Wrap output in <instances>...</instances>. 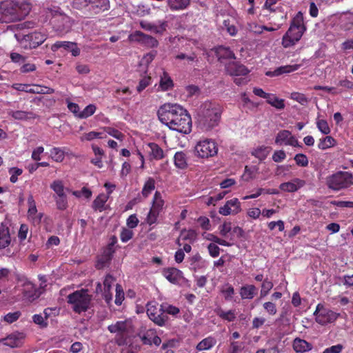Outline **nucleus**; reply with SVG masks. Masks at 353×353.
<instances>
[{"mask_svg": "<svg viewBox=\"0 0 353 353\" xmlns=\"http://www.w3.org/2000/svg\"><path fill=\"white\" fill-rule=\"evenodd\" d=\"M266 101L268 103L270 104L272 106L274 107L278 110H283L285 108L284 100L278 98L274 94L269 93L266 99Z\"/></svg>", "mask_w": 353, "mask_h": 353, "instance_id": "nucleus-31", "label": "nucleus"}, {"mask_svg": "<svg viewBox=\"0 0 353 353\" xmlns=\"http://www.w3.org/2000/svg\"><path fill=\"white\" fill-rule=\"evenodd\" d=\"M131 328V323L128 321H117L116 323L111 324L108 327L110 332L117 334V341L119 345L125 343V337L130 332Z\"/></svg>", "mask_w": 353, "mask_h": 353, "instance_id": "nucleus-6", "label": "nucleus"}, {"mask_svg": "<svg viewBox=\"0 0 353 353\" xmlns=\"http://www.w3.org/2000/svg\"><path fill=\"white\" fill-rule=\"evenodd\" d=\"M162 273L173 284H177L180 279H183V272L175 268H164Z\"/></svg>", "mask_w": 353, "mask_h": 353, "instance_id": "nucleus-18", "label": "nucleus"}, {"mask_svg": "<svg viewBox=\"0 0 353 353\" xmlns=\"http://www.w3.org/2000/svg\"><path fill=\"white\" fill-rule=\"evenodd\" d=\"M216 143L212 140L199 141L195 146V152L201 158H208L217 154Z\"/></svg>", "mask_w": 353, "mask_h": 353, "instance_id": "nucleus-9", "label": "nucleus"}, {"mask_svg": "<svg viewBox=\"0 0 353 353\" xmlns=\"http://www.w3.org/2000/svg\"><path fill=\"white\" fill-rule=\"evenodd\" d=\"M61 48L71 52L72 54L74 57H77L80 54V49L77 47V43L74 42L57 41L52 46V50L53 51H56Z\"/></svg>", "mask_w": 353, "mask_h": 353, "instance_id": "nucleus-16", "label": "nucleus"}, {"mask_svg": "<svg viewBox=\"0 0 353 353\" xmlns=\"http://www.w3.org/2000/svg\"><path fill=\"white\" fill-rule=\"evenodd\" d=\"M155 188V181L152 178H149L148 180L145 182L142 194L144 197H147L151 192Z\"/></svg>", "mask_w": 353, "mask_h": 353, "instance_id": "nucleus-42", "label": "nucleus"}, {"mask_svg": "<svg viewBox=\"0 0 353 353\" xmlns=\"http://www.w3.org/2000/svg\"><path fill=\"white\" fill-rule=\"evenodd\" d=\"M305 30V29L299 28H294V26H293V27H290L286 33L290 34V36H292L295 41H299L300 40V39L301 38Z\"/></svg>", "mask_w": 353, "mask_h": 353, "instance_id": "nucleus-45", "label": "nucleus"}, {"mask_svg": "<svg viewBox=\"0 0 353 353\" xmlns=\"http://www.w3.org/2000/svg\"><path fill=\"white\" fill-rule=\"evenodd\" d=\"M168 4L172 10H181L186 9L190 5V0H167Z\"/></svg>", "mask_w": 353, "mask_h": 353, "instance_id": "nucleus-29", "label": "nucleus"}, {"mask_svg": "<svg viewBox=\"0 0 353 353\" xmlns=\"http://www.w3.org/2000/svg\"><path fill=\"white\" fill-rule=\"evenodd\" d=\"M50 155L57 162H61L64 159V152L59 148H53L50 150Z\"/></svg>", "mask_w": 353, "mask_h": 353, "instance_id": "nucleus-48", "label": "nucleus"}, {"mask_svg": "<svg viewBox=\"0 0 353 353\" xmlns=\"http://www.w3.org/2000/svg\"><path fill=\"white\" fill-rule=\"evenodd\" d=\"M336 144V141L331 136H326L321 139L318 143V148L320 150H325L330 148L334 146Z\"/></svg>", "mask_w": 353, "mask_h": 353, "instance_id": "nucleus-34", "label": "nucleus"}, {"mask_svg": "<svg viewBox=\"0 0 353 353\" xmlns=\"http://www.w3.org/2000/svg\"><path fill=\"white\" fill-rule=\"evenodd\" d=\"M299 68V65H287L280 66L276 68L274 71H268L265 72V75L268 77H279L283 74L290 73L297 70Z\"/></svg>", "mask_w": 353, "mask_h": 353, "instance_id": "nucleus-22", "label": "nucleus"}, {"mask_svg": "<svg viewBox=\"0 0 353 353\" xmlns=\"http://www.w3.org/2000/svg\"><path fill=\"white\" fill-rule=\"evenodd\" d=\"M290 98L301 105H305L308 102V99L305 97L304 94L299 93V92H292L291 94Z\"/></svg>", "mask_w": 353, "mask_h": 353, "instance_id": "nucleus-56", "label": "nucleus"}, {"mask_svg": "<svg viewBox=\"0 0 353 353\" xmlns=\"http://www.w3.org/2000/svg\"><path fill=\"white\" fill-rule=\"evenodd\" d=\"M32 320L34 323L39 325L41 328H45L48 326L47 321L41 314H34L32 316Z\"/></svg>", "mask_w": 353, "mask_h": 353, "instance_id": "nucleus-64", "label": "nucleus"}, {"mask_svg": "<svg viewBox=\"0 0 353 353\" xmlns=\"http://www.w3.org/2000/svg\"><path fill=\"white\" fill-rule=\"evenodd\" d=\"M273 288V283L268 279H264L261 285V296H265Z\"/></svg>", "mask_w": 353, "mask_h": 353, "instance_id": "nucleus-52", "label": "nucleus"}, {"mask_svg": "<svg viewBox=\"0 0 353 353\" xmlns=\"http://www.w3.org/2000/svg\"><path fill=\"white\" fill-rule=\"evenodd\" d=\"M216 314L222 319L226 320L229 322L233 321L236 319L234 310L225 312L219 309L216 311Z\"/></svg>", "mask_w": 353, "mask_h": 353, "instance_id": "nucleus-41", "label": "nucleus"}, {"mask_svg": "<svg viewBox=\"0 0 353 353\" xmlns=\"http://www.w3.org/2000/svg\"><path fill=\"white\" fill-rule=\"evenodd\" d=\"M23 287V297L28 301L32 302L39 297L40 292L36 289L34 285L32 282L26 281Z\"/></svg>", "mask_w": 353, "mask_h": 353, "instance_id": "nucleus-15", "label": "nucleus"}, {"mask_svg": "<svg viewBox=\"0 0 353 353\" xmlns=\"http://www.w3.org/2000/svg\"><path fill=\"white\" fill-rule=\"evenodd\" d=\"M113 255L109 254V252H103L102 254L98 257L96 268L99 270L103 269L107 266L111 261Z\"/></svg>", "mask_w": 353, "mask_h": 353, "instance_id": "nucleus-32", "label": "nucleus"}, {"mask_svg": "<svg viewBox=\"0 0 353 353\" xmlns=\"http://www.w3.org/2000/svg\"><path fill=\"white\" fill-rule=\"evenodd\" d=\"M296 28H303L305 30V27L303 24V16L301 12H299L296 16L293 18L290 26Z\"/></svg>", "mask_w": 353, "mask_h": 353, "instance_id": "nucleus-44", "label": "nucleus"}, {"mask_svg": "<svg viewBox=\"0 0 353 353\" xmlns=\"http://www.w3.org/2000/svg\"><path fill=\"white\" fill-rule=\"evenodd\" d=\"M96 110V106L93 104L87 105L83 111L80 112L78 117L81 119H85L92 116Z\"/></svg>", "mask_w": 353, "mask_h": 353, "instance_id": "nucleus-46", "label": "nucleus"}, {"mask_svg": "<svg viewBox=\"0 0 353 353\" xmlns=\"http://www.w3.org/2000/svg\"><path fill=\"white\" fill-rule=\"evenodd\" d=\"M9 114L11 115L14 119L18 120L34 118V114L32 112L22 110L10 111Z\"/></svg>", "mask_w": 353, "mask_h": 353, "instance_id": "nucleus-37", "label": "nucleus"}, {"mask_svg": "<svg viewBox=\"0 0 353 353\" xmlns=\"http://www.w3.org/2000/svg\"><path fill=\"white\" fill-rule=\"evenodd\" d=\"M133 232L130 229L123 228L120 234V238L122 242H128L133 236Z\"/></svg>", "mask_w": 353, "mask_h": 353, "instance_id": "nucleus-60", "label": "nucleus"}, {"mask_svg": "<svg viewBox=\"0 0 353 353\" xmlns=\"http://www.w3.org/2000/svg\"><path fill=\"white\" fill-rule=\"evenodd\" d=\"M225 70L231 76H245L249 73V70L245 65L234 61L228 63Z\"/></svg>", "mask_w": 353, "mask_h": 353, "instance_id": "nucleus-14", "label": "nucleus"}, {"mask_svg": "<svg viewBox=\"0 0 353 353\" xmlns=\"http://www.w3.org/2000/svg\"><path fill=\"white\" fill-rule=\"evenodd\" d=\"M147 314L154 323L160 327L165 326L169 320L161 305L159 307L157 305L148 304Z\"/></svg>", "mask_w": 353, "mask_h": 353, "instance_id": "nucleus-7", "label": "nucleus"}, {"mask_svg": "<svg viewBox=\"0 0 353 353\" xmlns=\"http://www.w3.org/2000/svg\"><path fill=\"white\" fill-rule=\"evenodd\" d=\"M222 112V107L219 104L210 101L203 103L197 112V123L200 128L208 131L217 126Z\"/></svg>", "mask_w": 353, "mask_h": 353, "instance_id": "nucleus-2", "label": "nucleus"}, {"mask_svg": "<svg viewBox=\"0 0 353 353\" xmlns=\"http://www.w3.org/2000/svg\"><path fill=\"white\" fill-rule=\"evenodd\" d=\"M163 205V201L161 199V194L159 192H156L154 195V200L152 208L160 211Z\"/></svg>", "mask_w": 353, "mask_h": 353, "instance_id": "nucleus-55", "label": "nucleus"}, {"mask_svg": "<svg viewBox=\"0 0 353 353\" xmlns=\"http://www.w3.org/2000/svg\"><path fill=\"white\" fill-rule=\"evenodd\" d=\"M53 29L59 34H65L71 30L73 21L65 14H59L52 21Z\"/></svg>", "mask_w": 353, "mask_h": 353, "instance_id": "nucleus-10", "label": "nucleus"}, {"mask_svg": "<svg viewBox=\"0 0 353 353\" xmlns=\"http://www.w3.org/2000/svg\"><path fill=\"white\" fill-rule=\"evenodd\" d=\"M132 42H137L148 48H156L159 45L158 41L153 37L146 34L141 31H135L128 36Z\"/></svg>", "mask_w": 353, "mask_h": 353, "instance_id": "nucleus-11", "label": "nucleus"}, {"mask_svg": "<svg viewBox=\"0 0 353 353\" xmlns=\"http://www.w3.org/2000/svg\"><path fill=\"white\" fill-rule=\"evenodd\" d=\"M161 305L165 314L176 316L180 312L179 308L174 305H169L168 303H163Z\"/></svg>", "mask_w": 353, "mask_h": 353, "instance_id": "nucleus-47", "label": "nucleus"}, {"mask_svg": "<svg viewBox=\"0 0 353 353\" xmlns=\"http://www.w3.org/2000/svg\"><path fill=\"white\" fill-rule=\"evenodd\" d=\"M21 316V312L19 311H17L14 312H10L4 316L3 319L5 321H6L8 323H12L17 320L19 319V318Z\"/></svg>", "mask_w": 353, "mask_h": 353, "instance_id": "nucleus-62", "label": "nucleus"}, {"mask_svg": "<svg viewBox=\"0 0 353 353\" xmlns=\"http://www.w3.org/2000/svg\"><path fill=\"white\" fill-rule=\"evenodd\" d=\"M90 6V0H73L72 7L77 10L85 9Z\"/></svg>", "mask_w": 353, "mask_h": 353, "instance_id": "nucleus-54", "label": "nucleus"}, {"mask_svg": "<svg viewBox=\"0 0 353 353\" xmlns=\"http://www.w3.org/2000/svg\"><path fill=\"white\" fill-rule=\"evenodd\" d=\"M206 239L209 241H211L215 243H218L221 245L224 246H230L231 244L226 241L225 240L221 239L219 238L218 236L214 235L213 234H208Z\"/></svg>", "mask_w": 353, "mask_h": 353, "instance_id": "nucleus-57", "label": "nucleus"}, {"mask_svg": "<svg viewBox=\"0 0 353 353\" xmlns=\"http://www.w3.org/2000/svg\"><path fill=\"white\" fill-rule=\"evenodd\" d=\"M17 10L19 17V21L23 19L26 15L28 14L31 10V6L28 3H19L17 1Z\"/></svg>", "mask_w": 353, "mask_h": 353, "instance_id": "nucleus-35", "label": "nucleus"}, {"mask_svg": "<svg viewBox=\"0 0 353 353\" xmlns=\"http://www.w3.org/2000/svg\"><path fill=\"white\" fill-rule=\"evenodd\" d=\"M10 236L9 229L7 227L0 228V248H6L10 243Z\"/></svg>", "mask_w": 353, "mask_h": 353, "instance_id": "nucleus-28", "label": "nucleus"}, {"mask_svg": "<svg viewBox=\"0 0 353 353\" xmlns=\"http://www.w3.org/2000/svg\"><path fill=\"white\" fill-rule=\"evenodd\" d=\"M174 165L177 168L185 169L188 167V157L185 152H177L174 156Z\"/></svg>", "mask_w": 353, "mask_h": 353, "instance_id": "nucleus-27", "label": "nucleus"}, {"mask_svg": "<svg viewBox=\"0 0 353 353\" xmlns=\"http://www.w3.org/2000/svg\"><path fill=\"white\" fill-rule=\"evenodd\" d=\"M67 299L68 303L72 305L73 311L80 314L89 308L92 295L88 294V290L81 289L70 294Z\"/></svg>", "mask_w": 353, "mask_h": 353, "instance_id": "nucleus-3", "label": "nucleus"}, {"mask_svg": "<svg viewBox=\"0 0 353 353\" xmlns=\"http://www.w3.org/2000/svg\"><path fill=\"white\" fill-rule=\"evenodd\" d=\"M292 133L289 130H283L279 132L275 138V143L279 145L285 144V141H288Z\"/></svg>", "mask_w": 353, "mask_h": 353, "instance_id": "nucleus-36", "label": "nucleus"}, {"mask_svg": "<svg viewBox=\"0 0 353 353\" xmlns=\"http://www.w3.org/2000/svg\"><path fill=\"white\" fill-rule=\"evenodd\" d=\"M155 334L154 330H148L145 334L141 337V341L144 345H152V338Z\"/></svg>", "mask_w": 353, "mask_h": 353, "instance_id": "nucleus-61", "label": "nucleus"}, {"mask_svg": "<svg viewBox=\"0 0 353 353\" xmlns=\"http://www.w3.org/2000/svg\"><path fill=\"white\" fill-rule=\"evenodd\" d=\"M147 152L150 159L161 160L164 157L163 149L155 143H149L147 145Z\"/></svg>", "mask_w": 353, "mask_h": 353, "instance_id": "nucleus-21", "label": "nucleus"}, {"mask_svg": "<svg viewBox=\"0 0 353 353\" xmlns=\"http://www.w3.org/2000/svg\"><path fill=\"white\" fill-rule=\"evenodd\" d=\"M216 54L221 63L225 60L236 59L234 53L228 47L219 46L216 50Z\"/></svg>", "mask_w": 353, "mask_h": 353, "instance_id": "nucleus-25", "label": "nucleus"}, {"mask_svg": "<svg viewBox=\"0 0 353 353\" xmlns=\"http://www.w3.org/2000/svg\"><path fill=\"white\" fill-rule=\"evenodd\" d=\"M109 8V0H90L89 10H92L95 14L106 11Z\"/></svg>", "mask_w": 353, "mask_h": 353, "instance_id": "nucleus-23", "label": "nucleus"}, {"mask_svg": "<svg viewBox=\"0 0 353 353\" xmlns=\"http://www.w3.org/2000/svg\"><path fill=\"white\" fill-rule=\"evenodd\" d=\"M160 121L170 129L183 134L191 132L192 119L188 111L177 103H165L157 111Z\"/></svg>", "mask_w": 353, "mask_h": 353, "instance_id": "nucleus-1", "label": "nucleus"}, {"mask_svg": "<svg viewBox=\"0 0 353 353\" xmlns=\"http://www.w3.org/2000/svg\"><path fill=\"white\" fill-rule=\"evenodd\" d=\"M160 87L163 90H168L173 87V82L167 72H163V76L161 77Z\"/></svg>", "mask_w": 353, "mask_h": 353, "instance_id": "nucleus-38", "label": "nucleus"}, {"mask_svg": "<svg viewBox=\"0 0 353 353\" xmlns=\"http://www.w3.org/2000/svg\"><path fill=\"white\" fill-rule=\"evenodd\" d=\"M325 183L329 189L339 191L353 185V176L347 172L339 171L327 176Z\"/></svg>", "mask_w": 353, "mask_h": 353, "instance_id": "nucleus-4", "label": "nucleus"}, {"mask_svg": "<svg viewBox=\"0 0 353 353\" xmlns=\"http://www.w3.org/2000/svg\"><path fill=\"white\" fill-rule=\"evenodd\" d=\"M298 41H295L290 34L285 33L282 39V45L284 48H290L294 46Z\"/></svg>", "mask_w": 353, "mask_h": 353, "instance_id": "nucleus-58", "label": "nucleus"}, {"mask_svg": "<svg viewBox=\"0 0 353 353\" xmlns=\"http://www.w3.org/2000/svg\"><path fill=\"white\" fill-rule=\"evenodd\" d=\"M316 126L319 130L322 132L323 134H328L330 133V128L328 125L327 121L324 119L317 120Z\"/></svg>", "mask_w": 353, "mask_h": 353, "instance_id": "nucleus-49", "label": "nucleus"}, {"mask_svg": "<svg viewBox=\"0 0 353 353\" xmlns=\"http://www.w3.org/2000/svg\"><path fill=\"white\" fill-rule=\"evenodd\" d=\"M32 86L33 88H30V85L29 84L14 83L12 87L16 90L32 94H49L54 92V90L49 87L41 86L39 85H33Z\"/></svg>", "mask_w": 353, "mask_h": 353, "instance_id": "nucleus-12", "label": "nucleus"}, {"mask_svg": "<svg viewBox=\"0 0 353 353\" xmlns=\"http://www.w3.org/2000/svg\"><path fill=\"white\" fill-rule=\"evenodd\" d=\"M293 349L296 352H305L312 349V345L304 339L296 338L293 341Z\"/></svg>", "mask_w": 353, "mask_h": 353, "instance_id": "nucleus-24", "label": "nucleus"}, {"mask_svg": "<svg viewBox=\"0 0 353 353\" xmlns=\"http://www.w3.org/2000/svg\"><path fill=\"white\" fill-rule=\"evenodd\" d=\"M159 212L160 211L155 210V208H151L147 216V222L149 225H152L157 221V219L159 214Z\"/></svg>", "mask_w": 353, "mask_h": 353, "instance_id": "nucleus-63", "label": "nucleus"}, {"mask_svg": "<svg viewBox=\"0 0 353 353\" xmlns=\"http://www.w3.org/2000/svg\"><path fill=\"white\" fill-rule=\"evenodd\" d=\"M258 289L253 285H245L241 288L239 294L243 299H252L257 294Z\"/></svg>", "mask_w": 353, "mask_h": 353, "instance_id": "nucleus-26", "label": "nucleus"}, {"mask_svg": "<svg viewBox=\"0 0 353 353\" xmlns=\"http://www.w3.org/2000/svg\"><path fill=\"white\" fill-rule=\"evenodd\" d=\"M47 39V36L40 32H33L22 36L20 43L25 48H36L41 45Z\"/></svg>", "mask_w": 353, "mask_h": 353, "instance_id": "nucleus-8", "label": "nucleus"}, {"mask_svg": "<svg viewBox=\"0 0 353 353\" xmlns=\"http://www.w3.org/2000/svg\"><path fill=\"white\" fill-rule=\"evenodd\" d=\"M320 305H317L316 310L314 314L316 316V321L321 325H326L334 322L339 316V314L332 310L322 308L319 310Z\"/></svg>", "mask_w": 353, "mask_h": 353, "instance_id": "nucleus-13", "label": "nucleus"}, {"mask_svg": "<svg viewBox=\"0 0 353 353\" xmlns=\"http://www.w3.org/2000/svg\"><path fill=\"white\" fill-rule=\"evenodd\" d=\"M259 168L256 166L245 167V172L242 176L243 180L248 181L255 177L256 174L258 172Z\"/></svg>", "mask_w": 353, "mask_h": 353, "instance_id": "nucleus-39", "label": "nucleus"}, {"mask_svg": "<svg viewBox=\"0 0 353 353\" xmlns=\"http://www.w3.org/2000/svg\"><path fill=\"white\" fill-rule=\"evenodd\" d=\"M24 336L25 335L23 333L15 332L10 334L7 337L2 339L1 341L3 344L7 346L10 347H16L21 345Z\"/></svg>", "mask_w": 353, "mask_h": 353, "instance_id": "nucleus-17", "label": "nucleus"}, {"mask_svg": "<svg viewBox=\"0 0 353 353\" xmlns=\"http://www.w3.org/2000/svg\"><path fill=\"white\" fill-rule=\"evenodd\" d=\"M28 203L29 205V208L28 210V216L30 219L32 220V217H34V216L37 214V209L34 199L32 194H30L28 196Z\"/></svg>", "mask_w": 353, "mask_h": 353, "instance_id": "nucleus-40", "label": "nucleus"}, {"mask_svg": "<svg viewBox=\"0 0 353 353\" xmlns=\"http://www.w3.org/2000/svg\"><path fill=\"white\" fill-rule=\"evenodd\" d=\"M124 299V292L121 285L117 284L116 285V296L114 303L117 305H121Z\"/></svg>", "mask_w": 353, "mask_h": 353, "instance_id": "nucleus-53", "label": "nucleus"}, {"mask_svg": "<svg viewBox=\"0 0 353 353\" xmlns=\"http://www.w3.org/2000/svg\"><path fill=\"white\" fill-rule=\"evenodd\" d=\"M305 184V181L296 178L294 179L292 181L282 183L279 185V188L284 192H294L299 188L304 186Z\"/></svg>", "mask_w": 353, "mask_h": 353, "instance_id": "nucleus-19", "label": "nucleus"}, {"mask_svg": "<svg viewBox=\"0 0 353 353\" xmlns=\"http://www.w3.org/2000/svg\"><path fill=\"white\" fill-rule=\"evenodd\" d=\"M226 203L230 208H232L233 214H236L241 211L240 202L239 201L238 199L234 198L228 201Z\"/></svg>", "mask_w": 353, "mask_h": 353, "instance_id": "nucleus-51", "label": "nucleus"}, {"mask_svg": "<svg viewBox=\"0 0 353 353\" xmlns=\"http://www.w3.org/2000/svg\"><path fill=\"white\" fill-rule=\"evenodd\" d=\"M216 344V340L213 337H207L204 339H203L201 341H200L196 347V349L198 351H202V350H207L212 347Z\"/></svg>", "mask_w": 353, "mask_h": 353, "instance_id": "nucleus-33", "label": "nucleus"}, {"mask_svg": "<svg viewBox=\"0 0 353 353\" xmlns=\"http://www.w3.org/2000/svg\"><path fill=\"white\" fill-rule=\"evenodd\" d=\"M50 188L57 194V196L65 194L64 192V185L63 184V182L60 180L54 181L51 183Z\"/></svg>", "mask_w": 353, "mask_h": 353, "instance_id": "nucleus-43", "label": "nucleus"}, {"mask_svg": "<svg viewBox=\"0 0 353 353\" xmlns=\"http://www.w3.org/2000/svg\"><path fill=\"white\" fill-rule=\"evenodd\" d=\"M294 159L297 165L301 167H306L308 165V159L304 154L299 153L294 156Z\"/></svg>", "mask_w": 353, "mask_h": 353, "instance_id": "nucleus-50", "label": "nucleus"}, {"mask_svg": "<svg viewBox=\"0 0 353 353\" xmlns=\"http://www.w3.org/2000/svg\"><path fill=\"white\" fill-rule=\"evenodd\" d=\"M141 27L148 31H151L157 34H162L166 30L168 23L167 21H162L159 25H156L149 22L141 21L140 23Z\"/></svg>", "mask_w": 353, "mask_h": 353, "instance_id": "nucleus-20", "label": "nucleus"}, {"mask_svg": "<svg viewBox=\"0 0 353 353\" xmlns=\"http://www.w3.org/2000/svg\"><path fill=\"white\" fill-rule=\"evenodd\" d=\"M108 199V196L104 194H100L97 196L92 203V208L94 210L102 212L104 210L105 203Z\"/></svg>", "mask_w": 353, "mask_h": 353, "instance_id": "nucleus-30", "label": "nucleus"}, {"mask_svg": "<svg viewBox=\"0 0 353 353\" xmlns=\"http://www.w3.org/2000/svg\"><path fill=\"white\" fill-rule=\"evenodd\" d=\"M151 83V77L150 76L144 77L141 79L139 83L138 86L137 87V90L138 92H142L146 87H148Z\"/></svg>", "mask_w": 353, "mask_h": 353, "instance_id": "nucleus-59", "label": "nucleus"}, {"mask_svg": "<svg viewBox=\"0 0 353 353\" xmlns=\"http://www.w3.org/2000/svg\"><path fill=\"white\" fill-rule=\"evenodd\" d=\"M17 1L5 0L0 3V23L19 21Z\"/></svg>", "mask_w": 353, "mask_h": 353, "instance_id": "nucleus-5", "label": "nucleus"}]
</instances>
